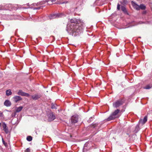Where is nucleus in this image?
I'll return each instance as SVG.
<instances>
[{
	"label": "nucleus",
	"mask_w": 152,
	"mask_h": 152,
	"mask_svg": "<svg viewBox=\"0 0 152 152\" xmlns=\"http://www.w3.org/2000/svg\"><path fill=\"white\" fill-rule=\"evenodd\" d=\"M56 118L55 115L53 113L51 112L48 115V120L49 121H51L55 119Z\"/></svg>",
	"instance_id": "39448f33"
},
{
	"label": "nucleus",
	"mask_w": 152,
	"mask_h": 152,
	"mask_svg": "<svg viewBox=\"0 0 152 152\" xmlns=\"http://www.w3.org/2000/svg\"><path fill=\"white\" fill-rule=\"evenodd\" d=\"M85 24L79 19L73 18L70 19L67 26L66 30L71 33L72 35L75 36L82 31Z\"/></svg>",
	"instance_id": "f257e3e1"
},
{
	"label": "nucleus",
	"mask_w": 152,
	"mask_h": 152,
	"mask_svg": "<svg viewBox=\"0 0 152 152\" xmlns=\"http://www.w3.org/2000/svg\"><path fill=\"white\" fill-rule=\"evenodd\" d=\"M121 10L124 12H126V8L124 6H122L121 7Z\"/></svg>",
	"instance_id": "4be33fe9"
},
{
	"label": "nucleus",
	"mask_w": 152,
	"mask_h": 152,
	"mask_svg": "<svg viewBox=\"0 0 152 152\" xmlns=\"http://www.w3.org/2000/svg\"><path fill=\"white\" fill-rule=\"evenodd\" d=\"M78 115L75 114L73 115L71 118V121L72 123H76L78 121Z\"/></svg>",
	"instance_id": "20e7f679"
},
{
	"label": "nucleus",
	"mask_w": 152,
	"mask_h": 152,
	"mask_svg": "<svg viewBox=\"0 0 152 152\" xmlns=\"http://www.w3.org/2000/svg\"><path fill=\"white\" fill-rule=\"evenodd\" d=\"M56 1V0H46V1L47 2H48L50 1H51L52 3H53L55 2Z\"/></svg>",
	"instance_id": "5701e85b"
},
{
	"label": "nucleus",
	"mask_w": 152,
	"mask_h": 152,
	"mask_svg": "<svg viewBox=\"0 0 152 152\" xmlns=\"http://www.w3.org/2000/svg\"><path fill=\"white\" fill-rule=\"evenodd\" d=\"M97 125V124H93V128L95 127Z\"/></svg>",
	"instance_id": "bb28decb"
},
{
	"label": "nucleus",
	"mask_w": 152,
	"mask_h": 152,
	"mask_svg": "<svg viewBox=\"0 0 152 152\" xmlns=\"http://www.w3.org/2000/svg\"><path fill=\"white\" fill-rule=\"evenodd\" d=\"M120 110L119 109H117L115 110L112 113L113 116L114 117H116V116L117 114L119 112Z\"/></svg>",
	"instance_id": "4468645a"
},
{
	"label": "nucleus",
	"mask_w": 152,
	"mask_h": 152,
	"mask_svg": "<svg viewBox=\"0 0 152 152\" xmlns=\"http://www.w3.org/2000/svg\"><path fill=\"white\" fill-rule=\"evenodd\" d=\"M16 115V113H14V114H12V116H15V115Z\"/></svg>",
	"instance_id": "c85d7f7f"
},
{
	"label": "nucleus",
	"mask_w": 152,
	"mask_h": 152,
	"mask_svg": "<svg viewBox=\"0 0 152 152\" xmlns=\"http://www.w3.org/2000/svg\"><path fill=\"white\" fill-rule=\"evenodd\" d=\"M23 108V107L22 106H20L17 107L16 110V111L17 112H20L22 109Z\"/></svg>",
	"instance_id": "a211bd4d"
},
{
	"label": "nucleus",
	"mask_w": 152,
	"mask_h": 152,
	"mask_svg": "<svg viewBox=\"0 0 152 152\" xmlns=\"http://www.w3.org/2000/svg\"><path fill=\"white\" fill-rule=\"evenodd\" d=\"M6 95L7 96H9L12 94V92L10 89L7 90L6 91Z\"/></svg>",
	"instance_id": "dca6fc26"
},
{
	"label": "nucleus",
	"mask_w": 152,
	"mask_h": 152,
	"mask_svg": "<svg viewBox=\"0 0 152 152\" xmlns=\"http://www.w3.org/2000/svg\"><path fill=\"white\" fill-rule=\"evenodd\" d=\"M62 14H57L51 15L50 17V19H53L56 18L61 17L63 16Z\"/></svg>",
	"instance_id": "0eeeda50"
},
{
	"label": "nucleus",
	"mask_w": 152,
	"mask_h": 152,
	"mask_svg": "<svg viewBox=\"0 0 152 152\" xmlns=\"http://www.w3.org/2000/svg\"><path fill=\"white\" fill-rule=\"evenodd\" d=\"M117 117H114L113 116V115L112 114L107 119V121H110L112 120H113L115 119V118Z\"/></svg>",
	"instance_id": "2eb2a0df"
},
{
	"label": "nucleus",
	"mask_w": 152,
	"mask_h": 152,
	"mask_svg": "<svg viewBox=\"0 0 152 152\" xmlns=\"http://www.w3.org/2000/svg\"><path fill=\"white\" fill-rule=\"evenodd\" d=\"M14 101L15 103H17L18 101L22 100V98L19 96H16L13 97Z\"/></svg>",
	"instance_id": "9d476101"
},
{
	"label": "nucleus",
	"mask_w": 152,
	"mask_h": 152,
	"mask_svg": "<svg viewBox=\"0 0 152 152\" xmlns=\"http://www.w3.org/2000/svg\"><path fill=\"white\" fill-rule=\"evenodd\" d=\"M4 104L7 107H9L11 105V102L9 100H7L4 102Z\"/></svg>",
	"instance_id": "ddd939ff"
},
{
	"label": "nucleus",
	"mask_w": 152,
	"mask_h": 152,
	"mask_svg": "<svg viewBox=\"0 0 152 152\" xmlns=\"http://www.w3.org/2000/svg\"><path fill=\"white\" fill-rule=\"evenodd\" d=\"M39 3H40L38 2L37 3L33 4L31 5L30 7L27 8H31L33 9L34 10H38L41 9H42L44 6H40L39 5Z\"/></svg>",
	"instance_id": "f03ea898"
},
{
	"label": "nucleus",
	"mask_w": 152,
	"mask_h": 152,
	"mask_svg": "<svg viewBox=\"0 0 152 152\" xmlns=\"http://www.w3.org/2000/svg\"><path fill=\"white\" fill-rule=\"evenodd\" d=\"M31 96L33 100H36L39 99L41 96V95L39 94H37L33 95Z\"/></svg>",
	"instance_id": "6e6552de"
},
{
	"label": "nucleus",
	"mask_w": 152,
	"mask_h": 152,
	"mask_svg": "<svg viewBox=\"0 0 152 152\" xmlns=\"http://www.w3.org/2000/svg\"><path fill=\"white\" fill-rule=\"evenodd\" d=\"M51 108L52 109H56V106L54 105H52Z\"/></svg>",
	"instance_id": "a878e982"
},
{
	"label": "nucleus",
	"mask_w": 152,
	"mask_h": 152,
	"mask_svg": "<svg viewBox=\"0 0 152 152\" xmlns=\"http://www.w3.org/2000/svg\"><path fill=\"white\" fill-rule=\"evenodd\" d=\"M2 141L3 143L4 144H5V142L4 141V140H3V138L2 139Z\"/></svg>",
	"instance_id": "7c9ffc66"
},
{
	"label": "nucleus",
	"mask_w": 152,
	"mask_h": 152,
	"mask_svg": "<svg viewBox=\"0 0 152 152\" xmlns=\"http://www.w3.org/2000/svg\"><path fill=\"white\" fill-rule=\"evenodd\" d=\"M32 137L31 136H28L27 137L26 139L28 141H31L32 140Z\"/></svg>",
	"instance_id": "6ab92c4d"
},
{
	"label": "nucleus",
	"mask_w": 152,
	"mask_h": 152,
	"mask_svg": "<svg viewBox=\"0 0 152 152\" xmlns=\"http://www.w3.org/2000/svg\"><path fill=\"white\" fill-rule=\"evenodd\" d=\"M117 9L118 10H119L120 9V5L118 4L117 5Z\"/></svg>",
	"instance_id": "393cba45"
},
{
	"label": "nucleus",
	"mask_w": 152,
	"mask_h": 152,
	"mask_svg": "<svg viewBox=\"0 0 152 152\" xmlns=\"http://www.w3.org/2000/svg\"><path fill=\"white\" fill-rule=\"evenodd\" d=\"M132 4L134 8L137 10H139V6L137 5L133 1H132Z\"/></svg>",
	"instance_id": "9b49d317"
},
{
	"label": "nucleus",
	"mask_w": 152,
	"mask_h": 152,
	"mask_svg": "<svg viewBox=\"0 0 152 152\" xmlns=\"http://www.w3.org/2000/svg\"><path fill=\"white\" fill-rule=\"evenodd\" d=\"M152 87V86L149 85H146L145 87L144 88L146 89H149Z\"/></svg>",
	"instance_id": "aec40b11"
},
{
	"label": "nucleus",
	"mask_w": 152,
	"mask_h": 152,
	"mask_svg": "<svg viewBox=\"0 0 152 152\" xmlns=\"http://www.w3.org/2000/svg\"><path fill=\"white\" fill-rule=\"evenodd\" d=\"M147 120V116H145L143 120L141 119L139 121L140 123H141L142 124H145Z\"/></svg>",
	"instance_id": "f8f14e48"
},
{
	"label": "nucleus",
	"mask_w": 152,
	"mask_h": 152,
	"mask_svg": "<svg viewBox=\"0 0 152 152\" xmlns=\"http://www.w3.org/2000/svg\"><path fill=\"white\" fill-rule=\"evenodd\" d=\"M2 127L4 131L5 132L6 134L8 133L9 131L8 127L7 126L6 124L4 123L3 122L2 124Z\"/></svg>",
	"instance_id": "1a4fd4ad"
},
{
	"label": "nucleus",
	"mask_w": 152,
	"mask_h": 152,
	"mask_svg": "<svg viewBox=\"0 0 152 152\" xmlns=\"http://www.w3.org/2000/svg\"><path fill=\"white\" fill-rule=\"evenodd\" d=\"M1 123H0V126H1Z\"/></svg>",
	"instance_id": "2f4dec72"
},
{
	"label": "nucleus",
	"mask_w": 152,
	"mask_h": 152,
	"mask_svg": "<svg viewBox=\"0 0 152 152\" xmlns=\"http://www.w3.org/2000/svg\"><path fill=\"white\" fill-rule=\"evenodd\" d=\"M25 152H31L30 149L29 148H27L25 151Z\"/></svg>",
	"instance_id": "b1692460"
},
{
	"label": "nucleus",
	"mask_w": 152,
	"mask_h": 152,
	"mask_svg": "<svg viewBox=\"0 0 152 152\" xmlns=\"http://www.w3.org/2000/svg\"><path fill=\"white\" fill-rule=\"evenodd\" d=\"M39 2V3H40L39 4L40 6H41V5H42L43 4H44L46 2H47L46 1V0H45V1H42L40 2Z\"/></svg>",
	"instance_id": "412c9836"
},
{
	"label": "nucleus",
	"mask_w": 152,
	"mask_h": 152,
	"mask_svg": "<svg viewBox=\"0 0 152 152\" xmlns=\"http://www.w3.org/2000/svg\"><path fill=\"white\" fill-rule=\"evenodd\" d=\"M146 13V11H144L143 12L142 14H145Z\"/></svg>",
	"instance_id": "c756f323"
},
{
	"label": "nucleus",
	"mask_w": 152,
	"mask_h": 152,
	"mask_svg": "<svg viewBox=\"0 0 152 152\" xmlns=\"http://www.w3.org/2000/svg\"><path fill=\"white\" fill-rule=\"evenodd\" d=\"M3 113L1 111H0V117L2 116Z\"/></svg>",
	"instance_id": "cd10ccee"
},
{
	"label": "nucleus",
	"mask_w": 152,
	"mask_h": 152,
	"mask_svg": "<svg viewBox=\"0 0 152 152\" xmlns=\"http://www.w3.org/2000/svg\"><path fill=\"white\" fill-rule=\"evenodd\" d=\"M123 103V101L122 99H120L116 101L113 104V106L115 108H117L120 106L122 105Z\"/></svg>",
	"instance_id": "7ed1b4c3"
},
{
	"label": "nucleus",
	"mask_w": 152,
	"mask_h": 152,
	"mask_svg": "<svg viewBox=\"0 0 152 152\" xmlns=\"http://www.w3.org/2000/svg\"><path fill=\"white\" fill-rule=\"evenodd\" d=\"M17 94L19 95L23 96L28 97L30 96V95L28 94L23 92L21 90H19Z\"/></svg>",
	"instance_id": "423d86ee"
},
{
	"label": "nucleus",
	"mask_w": 152,
	"mask_h": 152,
	"mask_svg": "<svg viewBox=\"0 0 152 152\" xmlns=\"http://www.w3.org/2000/svg\"><path fill=\"white\" fill-rule=\"evenodd\" d=\"M146 6L143 4H141L139 6V10L141 9L142 10H145L146 9Z\"/></svg>",
	"instance_id": "f3484780"
}]
</instances>
